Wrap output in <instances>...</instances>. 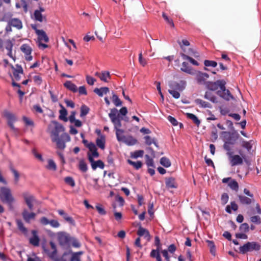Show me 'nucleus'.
Here are the masks:
<instances>
[{
    "label": "nucleus",
    "mask_w": 261,
    "mask_h": 261,
    "mask_svg": "<svg viewBox=\"0 0 261 261\" xmlns=\"http://www.w3.org/2000/svg\"><path fill=\"white\" fill-rule=\"evenodd\" d=\"M0 200L8 204L10 208H13V203L15 202L11 189L7 187H0Z\"/></svg>",
    "instance_id": "1"
},
{
    "label": "nucleus",
    "mask_w": 261,
    "mask_h": 261,
    "mask_svg": "<svg viewBox=\"0 0 261 261\" xmlns=\"http://www.w3.org/2000/svg\"><path fill=\"white\" fill-rule=\"evenodd\" d=\"M51 140L53 142L56 143L58 149L63 150L66 146V143L70 141V137L68 134L64 133L62 134L60 137L53 138Z\"/></svg>",
    "instance_id": "2"
},
{
    "label": "nucleus",
    "mask_w": 261,
    "mask_h": 261,
    "mask_svg": "<svg viewBox=\"0 0 261 261\" xmlns=\"http://www.w3.org/2000/svg\"><path fill=\"white\" fill-rule=\"evenodd\" d=\"M260 249V245L255 242H247L239 248L240 252L243 254L247 252L258 251Z\"/></svg>",
    "instance_id": "3"
},
{
    "label": "nucleus",
    "mask_w": 261,
    "mask_h": 261,
    "mask_svg": "<svg viewBox=\"0 0 261 261\" xmlns=\"http://www.w3.org/2000/svg\"><path fill=\"white\" fill-rule=\"evenodd\" d=\"M187 54L189 55H186L184 53L181 54V56L182 59L185 61H187L193 65H198L197 61L191 57L193 56L194 58L198 59L199 57V54L198 52L193 48H189Z\"/></svg>",
    "instance_id": "4"
},
{
    "label": "nucleus",
    "mask_w": 261,
    "mask_h": 261,
    "mask_svg": "<svg viewBox=\"0 0 261 261\" xmlns=\"http://www.w3.org/2000/svg\"><path fill=\"white\" fill-rule=\"evenodd\" d=\"M109 117L114 125L115 129H120V128L121 127L122 125L120 115L118 114L117 109L116 108L111 109V112L109 114Z\"/></svg>",
    "instance_id": "5"
},
{
    "label": "nucleus",
    "mask_w": 261,
    "mask_h": 261,
    "mask_svg": "<svg viewBox=\"0 0 261 261\" xmlns=\"http://www.w3.org/2000/svg\"><path fill=\"white\" fill-rule=\"evenodd\" d=\"M9 74L12 80L19 81L24 75L23 70L21 66H11Z\"/></svg>",
    "instance_id": "6"
},
{
    "label": "nucleus",
    "mask_w": 261,
    "mask_h": 261,
    "mask_svg": "<svg viewBox=\"0 0 261 261\" xmlns=\"http://www.w3.org/2000/svg\"><path fill=\"white\" fill-rule=\"evenodd\" d=\"M49 244L53 251L50 252L49 250L46 248L45 245H43L42 248L43 251L54 261H60V259L57 257V249L56 245L53 241H50L49 242Z\"/></svg>",
    "instance_id": "7"
},
{
    "label": "nucleus",
    "mask_w": 261,
    "mask_h": 261,
    "mask_svg": "<svg viewBox=\"0 0 261 261\" xmlns=\"http://www.w3.org/2000/svg\"><path fill=\"white\" fill-rule=\"evenodd\" d=\"M222 134L224 135V137L225 139V142L231 144L232 145L236 144L240 137L239 134L237 132H223Z\"/></svg>",
    "instance_id": "8"
},
{
    "label": "nucleus",
    "mask_w": 261,
    "mask_h": 261,
    "mask_svg": "<svg viewBox=\"0 0 261 261\" xmlns=\"http://www.w3.org/2000/svg\"><path fill=\"white\" fill-rule=\"evenodd\" d=\"M228 156L230 164L231 166H235L239 165H242L243 163V159L246 161L245 155L241 154V156L238 154L234 155L233 153H229Z\"/></svg>",
    "instance_id": "9"
},
{
    "label": "nucleus",
    "mask_w": 261,
    "mask_h": 261,
    "mask_svg": "<svg viewBox=\"0 0 261 261\" xmlns=\"http://www.w3.org/2000/svg\"><path fill=\"white\" fill-rule=\"evenodd\" d=\"M226 82L223 80H217L215 82H208L207 84V87L208 89L215 91L220 88V89H225V85Z\"/></svg>",
    "instance_id": "10"
},
{
    "label": "nucleus",
    "mask_w": 261,
    "mask_h": 261,
    "mask_svg": "<svg viewBox=\"0 0 261 261\" xmlns=\"http://www.w3.org/2000/svg\"><path fill=\"white\" fill-rule=\"evenodd\" d=\"M55 125L54 128L50 132L51 138L60 137L59 134L64 131V128L62 125L56 121H53Z\"/></svg>",
    "instance_id": "11"
},
{
    "label": "nucleus",
    "mask_w": 261,
    "mask_h": 261,
    "mask_svg": "<svg viewBox=\"0 0 261 261\" xmlns=\"http://www.w3.org/2000/svg\"><path fill=\"white\" fill-rule=\"evenodd\" d=\"M57 238L59 244L62 246L66 245L70 241L69 236L64 232H58Z\"/></svg>",
    "instance_id": "12"
},
{
    "label": "nucleus",
    "mask_w": 261,
    "mask_h": 261,
    "mask_svg": "<svg viewBox=\"0 0 261 261\" xmlns=\"http://www.w3.org/2000/svg\"><path fill=\"white\" fill-rule=\"evenodd\" d=\"M169 86L170 89L181 91L185 89L186 82L182 81H180V83L171 81L169 83Z\"/></svg>",
    "instance_id": "13"
},
{
    "label": "nucleus",
    "mask_w": 261,
    "mask_h": 261,
    "mask_svg": "<svg viewBox=\"0 0 261 261\" xmlns=\"http://www.w3.org/2000/svg\"><path fill=\"white\" fill-rule=\"evenodd\" d=\"M23 197L25 202L30 210H33V203L35 201L34 196L29 194L28 192H24L22 194Z\"/></svg>",
    "instance_id": "14"
},
{
    "label": "nucleus",
    "mask_w": 261,
    "mask_h": 261,
    "mask_svg": "<svg viewBox=\"0 0 261 261\" xmlns=\"http://www.w3.org/2000/svg\"><path fill=\"white\" fill-rule=\"evenodd\" d=\"M21 51L24 54L25 58L27 61H31L32 60V56H31L32 48L27 44H23L20 46Z\"/></svg>",
    "instance_id": "15"
},
{
    "label": "nucleus",
    "mask_w": 261,
    "mask_h": 261,
    "mask_svg": "<svg viewBox=\"0 0 261 261\" xmlns=\"http://www.w3.org/2000/svg\"><path fill=\"white\" fill-rule=\"evenodd\" d=\"M238 197L240 203L242 205H248L255 202L254 197H250L243 195H238Z\"/></svg>",
    "instance_id": "16"
},
{
    "label": "nucleus",
    "mask_w": 261,
    "mask_h": 261,
    "mask_svg": "<svg viewBox=\"0 0 261 261\" xmlns=\"http://www.w3.org/2000/svg\"><path fill=\"white\" fill-rule=\"evenodd\" d=\"M217 94L220 97L225 99L226 100H229L230 99H233V96L231 94L230 91L226 89L225 87V89H221V90L217 91Z\"/></svg>",
    "instance_id": "17"
},
{
    "label": "nucleus",
    "mask_w": 261,
    "mask_h": 261,
    "mask_svg": "<svg viewBox=\"0 0 261 261\" xmlns=\"http://www.w3.org/2000/svg\"><path fill=\"white\" fill-rule=\"evenodd\" d=\"M89 161L91 164V167L93 170H95L98 167L101 169H103L105 167V164L102 161L99 160L95 161L93 159V156H89Z\"/></svg>",
    "instance_id": "18"
},
{
    "label": "nucleus",
    "mask_w": 261,
    "mask_h": 261,
    "mask_svg": "<svg viewBox=\"0 0 261 261\" xmlns=\"http://www.w3.org/2000/svg\"><path fill=\"white\" fill-rule=\"evenodd\" d=\"M58 213L67 222L72 225H75V221L73 219L65 213L64 211L63 210H58Z\"/></svg>",
    "instance_id": "19"
},
{
    "label": "nucleus",
    "mask_w": 261,
    "mask_h": 261,
    "mask_svg": "<svg viewBox=\"0 0 261 261\" xmlns=\"http://www.w3.org/2000/svg\"><path fill=\"white\" fill-rule=\"evenodd\" d=\"M22 216L25 222L30 223L31 220L35 218L36 214L33 212L29 213L27 210H24L22 213Z\"/></svg>",
    "instance_id": "20"
},
{
    "label": "nucleus",
    "mask_w": 261,
    "mask_h": 261,
    "mask_svg": "<svg viewBox=\"0 0 261 261\" xmlns=\"http://www.w3.org/2000/svg\"><path fill=\"white\" fill-rule=\"evenodd\" d=\"M8 23L13 27L16 28L17 30H20L22 28V21L18 18H13L8 20Z\"/></svg>",
    "instance_id": "21"
},
{
    "label": "nucleus",
    "mask_w": 261,
    "mask_h": 261,
    "mask_svg": "<svg viewBox=\"0 0 261 261\" xmlns=\"http://www.w3.org/2000/svg\"><path fill=\"white\" fill-rule=\"evenodd\" d=\"M9 169L14 176V184L17 185L19 181L20 175L18 171L14 168L12 164L9 165Z\"/></svg>",
    "instance_id": "22"
},
{
    "label": "nucleus",
    "mask_w": 261,
    "mask_h": 261,
    "mask_svg": "<svg viewBox=\"0 0 261 261\" xmlns=\"http://www.w3.org/2000/svg\"><path fill=\"white\" fill-rule=\"evenodd\" d=\"M33 237L29 240L30 243L34 246H38L39 245L40 239L37 235V231L33 230L32 231Z\"/></svg>",
    "instance_id": "23"
},
{
    "label": "nucleus",
    "mask_w": 261,
    "mask_h": 261,
    "mask_svg": "<svg viewBox=\"0 0 261 261\" xmlns=\"http://www.w3.org/2000/svg\"><path fill=\"white\" fill-rule=\"evenodd\" d=\"M137 234L139 237H144L147 240H150V236L149 231L141 226L139 227L137 231Z\"/></svg>",
    "instance_id": "24"
},
{
    "label": "nucleus",
    "mask_w": 261,
    "mask_h": 261,
    "mask_svg": "<svg viewBox=\"0 0 261 261\" xmlns=\"http://www.w3.org/2000/svg\"><path fill=\"white\" fill-rule=\"evenodd\" d=\"M37 35L38 36V40L39 41V42L44 41L47 43L49 41V38L48 36H47L46 33L43 30H37Z\"/></svg>",
    "instance_id": "25"
},
{
    "label": "nucleus",
    "mask_w": 261,
    "mask_h": 261,
    "mask_svg": "<svg viewBox=\"0 0 261 261\" xmlns=\"http://www.w3.org/2000/svg\"><path fill=\"white\" fill-rule=\"evenodd\" d=\"M166 186L168 188H177V184L175 182V179L172 177L166 178L165 180Z\"/></svg>",
    "instance_id": "26"
},
{
    "label": "nucleus",
    "mask_w": 261,
    "mask_h": 261,
    "mask_svg": "<svg viewBox=\"0 0 261 261\" xmlns=\"http://www.w3.org/2000/svg\"><path fill=\"white\" fill-rule=\"evenodd\" d=\"M95 34L99 40L102 42L103 41V39L106 37V34L104 30L103 27L99 28L98 31H95Z\"/></svg>",
    "instance_id": "27"
},
{
    "label": "nucleus",
    "mask_w": 261,
    "mask_h": 261,
    "mask_svg": "<svg viewBox=\"0 0 261 261\" xmlns=\"http://www.w3.org/2000/svg\"><path fill=\"white\" fill-rule=\"evenodd\" d=\"M195 102L196 105H198L200 107L203 108H212V105L208 102L205 101L201 99H196Z\"/></svg>",
    "instance_id": "28"
},
{
    "label": "nucleus",
    "mask_w": 261,
    "mask_h": 261,
    "mask_svg": "<svg viewBox=\"0 0 261 261\" xmlns=\"http://www.w3.org/2000/svg\"><path fill=\"white\" fill-rule=\"evenodd\" d=\"M64 86L67 89L69 90L70 91H72L73 93H75V92H77V86L70 81H66L64 84Z\"/></svg>",
    "instance_id": "29"
},
{
    "label": "nucleus",
    "mask_w": 261,
    "mask_h": 261,
    "mask_svg": "<svg viewBox=\"0 0 261 261\" xmlns=\"http://www.w3.org/2000/svg\"><path fill=\"white\" fill-rule=\"evenodd\" d=\"M144 139L145 140V143L147 145L150 146L151 144H153L157 148L159 147L155 138H151L150 136H146L144 137Z\"/></svg>",
    "instance_id": "30"
},
{
    "label": "nucleus",
    "mask_w": 261,
    "mask_h": 261,
    "mask_svg": "<svg viewBox=\"0 0 261 261\" xmlns=\"http://www.w3.org/2000/svg\"><path fill=\"white\" fill-rule=\"evenodd\" d=\"M4 117L7 119L8 123H14L16 121L15 115L9 111H5L4 114Z\"/></svg>",
    "instance_id": "31"
},
{
    "label": "nucleus",
    "mask_w": 261,
    "mask_h": 261,
    "mask_svg": "<svg viewBox=\"0 0 261 261\" xmlns=\"http://www.w3.org/2000/svg\"><path fill=\"white\" fill-rule=\"evenodd\" d=\"M94 92L97 94L99 96L102 97L103 94H107L109 92V89L108 87H101L100 88H95L94 90Z\"/></svg>",
    "instance_id": "32"
},
{
    "label": "nucleus",
    "mask_w": 261,
    "mask_h": 261,
    "mask_svg": "<svg viewBox=\"0 0 261 261\" xmlns=\"http://www.w3.org/2000/svg\"><path fill=\"white\" fill-rule=\"evenodd\" d=\"M195 74L197 75V80L199 83L203 82L206 79L209 77V75L207 73H202L197 71V73Z\"/></svg>",
    "instance_id": "33"
},
{
    "label": "nucleus",
    "mask_w": 261,
    "mask_h": 261,
    "mask_svg": "<svg viewBox=\"0 0 261 261\" xmlns=\"http://www.w3.org/2000/svg\"><path fill=\"white\" fill-rule=\"evenodd\" d=\"M125 144L128 145H134L137 142V140L131 136H125L123 141Z\"/></svg>",
    "instance_id": "34"
},
{
    "label": "nucleus",
    "mask_w": 261,
    "mask_h": 261,
    "mask_svg": "<svg viewBox=\"0 0 261 261\" xmlns=\"http://www.w3.org/2000/svg\"><path fill=\"white\" fill-rule=\"evenodd\" d=\"M204 97L205 99L210 100L211 101H212L213 103H217L218 102L216 96L215 95H214V94H213L210 91H206L205 93Z\"/></svg>",
    "instance_id": "35"
},
{
    "label": "nucleus",
    "mask_w": 261,
    "mask_h": 261,
    "mask_svg": "<svg viewBox=\"0 0 261 261\" xmlns=\"http://www.w3.org/2000/svg\"><path fill=\"white\" fill-rule=\"evenodd\" d=\"M180 70L191 75H194L197 73V71L194 69L192 66H182Z\"/></svg>",
    "instance_id": "36"
},
{
    "label": "nucleus",
    "mask_w": 261,
    "mask_h": 261,
    "mask_svg": "<svg viewBox=\"0 0 261 261\" xmlns=\"http://www.w3.org/2000/svg\"><path fill=\"white\" fill-rule=\"evenodd\" d=\"M17 226L19 230L23 233L24 234L26 235L28 233V229L25 228L20 220H16Z\"/></svg>",
    "instance_id": "37"
},
{
    "label": "nucleus",
    "mask_w": 261,
    "mask_h": 261,
    "mask_svg": "<svg viewBox=\"0 0 261 261\" xmlns=\"http://www.w3.org/2000/svg\"><path fill=\"white\" fill-rule=\"evenodd\" d=\"M238 209V206L234 201L231 202L230 205H227L225 208V211L229 214L231 213V210L236 211Z\"/></svg>",
    "instance_id": "38"
},
{
    "label": "nucleus",
    "mask_w": 261,
    "mask_h": 261,
    "mask_svg": "<svg viewBox=\"0 0 261 261\" xmlns=\"http://www.w3.org/2000/svg\"><path fill=\"white\" fill-rule=\"evenodd\" d=\"M60 106L62 109L59 111L60 114L59 118L60 119L63 120L64 121H67V118L66 116L67 115V111L62 105H60Z\"/></svg>",
    "instance_id": "39"
},
{
    "label": "nucleus",
    "mask_w": 261,
    "mask_h": 261,
    "mask_svg": "<svg viewBox=\"0 0 261 261\" xmlns=\"http://www.w3.org/2000/svg\"><path fill=\"white\" fill-rule=\"evenodd\" d=\"M187 118L192 120L193 122L197 125L199 126L200 123V121L197 118V117L193 114L187 113H186Z\"/></svg>",
    "instance_id": "40"
},
{
    "label": "nucleus",
    "mask_w": 261,
    "mask_h": 261,
    "mask_svg": "<svg viewBox=\"0 0 261 261\" xmlns=\"http://www.w3.org/2000/svg\"><path fill=\"white\" fill-rule=\"evenodd\" d=\"M96 143L98 147L100 148L101 149H104L105 148V138L101 137L100 138H97L96 140Z\"/></svg>",
    "instance_id": "41"
},
{
    "label": "nucleus",
    "mask_w": 261,
    "mask_h": 261,
    "mask_svg": "<svg viewBox=\"0 0 261 261\" xmlns=\"http://www.w3.org/2000/svg\"><path fill=\"white\" fill-rule=\"evenodd\" d=\"M96 75L98 76L100 79L104 82H107V78L110 77V73L108 71H105L101 73H96Z\"/></svg>",
    "instance_id": "42"
},
{
    "label": "nucleus",
    "mask_w": 261,
    "mask_h": 261,
    "mask_svg": "<svg viewBox=\"0 0 261 261\" xmlns=\"http://www.w3.org/2000/svg\"><path fill=\"white\" fill-rule=\"evenodd\" d=\"M112 100L115 106L119 107L122 105V102L121 100L120 99L118 96L114 93H113Z\"/></svg>",
    "instance_id": "43"
},
{
    "label": "nucleus",
    "mask_w": 261,
    "mask_h": 261,
    "mask_svg": "<svg viewBox=\"0 0 261 261\" xmlns=\"http://www.w3.org/2000/svg\"><path fill=\"white\" fill-rule=\"evenodd\" d=\"M124 133V130L121 129H116V135L118 141H123L124 138L125 136H124L123 134Z\"/></svg>",
    "instance_id": "44"
},
{
    "label": "nucleus",
    "mask_w": 261,
    "mask_h": 261,
    "mask_svg": "<svg viewBox=\"0 0 261 261\" xmlns=\"http://www.w3.org/2000/svg\"><path fill=\"white\" fill-rule=\"evenodd\" d=\"M127 163L133 166L136 169L138 170L141 168L142 166V163L141 161L134 162L130 160H127Z\"/></svg>",
    "instance_id": "45"
},
{
    "label": "nucleus",
    "mask_w": 261,
    "mask_h": 261,
    "mask_svg": "<svg viewBox=\"0 0 261 261\" xmlns=\"http://www.w3.org/2000/svg\"><path fill=\"white\" fill-rule=\"evenodd\" d=\"M228 186L231 189L237 192L239 190V184L236 180H231L228 183Z\"/></svg>",
    "instance_id": "46"
},
{
    "label": "nucleus",
    "mask_w": 261,
    "mask_h": 261,
    "mask_svg": "<svg viewBox=\"0 0 261 261\" xmlns=\"http://www.w3.org/2000/svg\"><path fill=\"white\" fill-rule=\"evenodd\" d=\"M160 163L166 168H168L171 166V162L169 159L166 157H162L160 160Z\"/></svg>",
    "instance_id": "47"
},
{
    "label": "nucleus",
    "mask_w": 261,
    "mask_h": 261,
    "mask_svg": "<svg viewBox=\"0 0 261 261\" xmlns=\"http://www.w3.org/2000/svg\"><path fill=\"white\" fill-rule=\"evenodd\" d=\"M83 254V251H79L73 253L70 258V261H81L80 256Z\"/></svg>",
    "instance_id": "48"
},
{
    "label": "nucleus",
    "mask_w": 261,
    "mask_h": 261,
    "mask_svg": "<svg viewBox=\"0 0 261 261\" xmlns=\"http://www.w3.org/2000/svg\"><path fill=\"white\" fill-rule=\"evenodd\" d=\"M79 169L83 172H86L88 170V167L86 163L83 160H81L79 162Z\"/></svg>",
    "instance_id": "49"
},
{
    "label": "nucleus",
    "mask_w": 261,
    "mask_h": 261,
    "mask_svg": "<svg viewBox=\"0 0 261 261\" xmlns=\"http://www.w3.org/2000/svg\"><path fill=\"white\" fill-rule=\"evenodd\" d=\"M35 19L39 22H42L43 21V17L40 11L36 10L35 11L34 13Z\"/></svg>",
    "instance_id": "50"
},
{
    "label": "nucleus",
    "mask_w": 261,
    "mask_h": 261,
    "mask_svg": "<svg viewBox=\"0 0 261 261\" xmlns=\"http://www.w3.org/2000/svg\"><path fill=\"white\" fill-rule=\"evenodd\" d=\"M64 181L66 184L70 186L71 187H74L75 186V181L72 177L67 176L65 177Z\"/></svg>",
    "instance_id": "51"
},
{
    "label": "nucleus",
    "mask_w": 261,
    "mask_h": 261,
    "mask_svg": "<svg viewBox=\"0 0 261 261\" xmlns=\"http://www.w3.org/2000/svg\"><path fill=\"white\" fill-rule=\"evenodd\" d=\"M239 230L241 232L246 233L249 230V225L247 223H244L241 224L239 227Z\"/></svg>",
    "instance_id": "52"
},
{
    "label": "nucleus",
    "mask_w": 261,
    "mask_h": 261,
    "mask_svg": "<svg viewBox=\"0 0 261 261\" xmlns=\"http://www.w3.org/2000/svg\"><path fill=\"white\" fill-rule=\"evenodd\" d=\"M242 146L250 151L252 148L251 141H246L243 139L242 141Z\"/></svg>",
    "instance_id": "53"
},
{
    "label": "nucleus",
    "mask_w": 261,
    "mask_h": 261,
    "mask_svg": "<svg viewBox=\"0 0 261 261\" xmlns=\"http://www.w3.org/2000/svg\"><path fill=\"white\" fill-rule=\"evenodd\" d=\"M46 168L49 170L56 171L57 169L56 164L53 160H49L48 161V165Z\"/></svg>",
    "instance_id": "54"
},
{
    "label": "nucleus",
    "mask_w": 261,
    "mask_h": 261,
    "mask_svg": "<svg viewBox=\"0 0 261 261\" xmlns=\"http://www.w3.org/2000/svg\"><path fill=\"white\" fill-rule=\"evenodd\" d=\"M230 145H232L231 144H228L227 143L224 142L223 145V148L227 151L226 154L228 156L230 155L229 153H233V152L232 151V149Z\"/></svg>",
    "instance_id": "55"
},
{
    "label": "nucleus",
    "mask_w": 261,
    "mask_h": 261,
    "mask_svg": "<svg viewBox=\"0 0 261 261\" xmlns=\"http://www.w3.org/2000/svg\"><path fill=\"white\" fill-rule=\"evenodd\" d=\"M144 154V151L142 150H136L131 153V157L136 159L138 157H142Z\"/></svg>",
    "instance_id": "56"
},
{
    "label": "nucleus",
    "mask_w": 261,
    "mask_h": 261,
    "mask_svg": "<svg viewBox=\"0 0 261 261\" xmlns=\"http://www.w3.org/2000/svg\"><path fill=\"white\" fill-rule=\"evenodd\" d=\"M89 108L86 106L85 105H83L81 108L80 116L82 117L86 116L89 113Z\"/></svg>",
    "instance_id": "57"
},
{
    "label": "nucleus",
    "mask_w": 261,
    "mask_h": 261,
    "mask_svg": "<svg viewBox=\"0 0 261 261\" xmlns=\"http://www.w3.org/2000/svg\"><path fill=\"white\" fill-rule=\"evenodd\" d=\"M178 43L180 45V48L184 51H186L185 49L184 48V46H189L190 43L189 41L186 39H183L181 41H178Z\"/></svg>",
    "instance_id": "58"
},
{
    "label": "nucleus",
    "mask_w": 261,
    "mask_h": 261,
    "mask_svg": "<svg viewBox=\"0 0 261 261\" xmlns=\"http://www.w3.org/2000/svg\"><path fill=\"white\" fill-rule=\"evenodd\" d=\"M178 90H173L169 89L168 92L174 98L177 99L180 97V93L177 91Z\"/></svg>",
    "instance_id": "59"
},
{
    "label": "nucleus",
    "mask_w": 261,
    "mask_h": 261,
    "mask_svg": "<svg viewBox=\"0 0 261 261\" xmlns=\"http://www.w3.org/2000/svg\"><path fill=\"white\" fill-rule=\"evenodd\" d=\"M146 159V164L148 167H153L154 166V163L153 159L148 155L146 154L145 156Z\"/></svg>",
    "instance_id": "60"
},
{
    "label": "nucleus",
    "mask_w": 261,
    "mask_h": 261,
    "mask_svg": "<svg viewBox=\"0 0 261 261\" xmlns=\"http://www.w3.org/2000/svg\"><path fill=\"white\" fill-rule=\"evenodd\" d=\"M208 246L210 248V251L212 254L215 255L216 252L215 245L212 241H207Z\"/></svg>",
    "instance_id": "61"
},
{
    "label": "nucleus",
    "mask_w": 261,
    "mask_h": 261,
    "mask_svg": "<svg viewBox=\"0 0 261 261\" xmlns=\"http://www.w3.org/2000/svg\"><path fill=\"white\" fill-rule=\"evenodd\" d=\"M95 208L100 215H105L106 214V211L101 205L97 204L96 205Z\"/></svg>",
    "instance_id": "62"
},
{
    "label": "nucleus",
    "mask_w": 261,
    "mask_h": 261,
    "mask_svg": "<svg viewBox=\"0 0 261 261\" xmlns=\"http://www.w3.org/2000/svg\"><path fill=\"white\" fill-rule=\"evenodd\" d=\"M162 16L164 18V19L166 20V21L169 24L172 28L174 27V24L173 22V20L171 19H170L167 15L165 13H163Z\"/></svg>",
    "instance_id": "63"
},
{
    "label": "nucleus",
    "mask_w": 261,
    "mask_h": 261,
    "mask_svg": "<svg viewBox=\"0 0 261 261\" xmlns=\"http://www.w3.org/2000/svg\"><path fill=\"white\" fill-rule=\"evenodd\" d=\"M250 220L252 223L256 224H260L261 223L260 218L258 216H254L250 218Z\"/></svg>",
    "instance_id": "64"
}]
</instances>
